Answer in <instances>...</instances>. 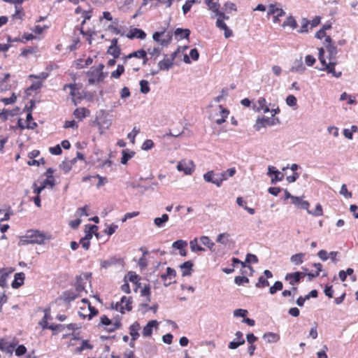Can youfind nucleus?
<instances>
[{
  "instance_id": "nucleus-44",
  "label": "nucleus",
  "mask_w": 358,
  "mask_h": 358,
  "mask_svg": "<svg viewBox=\"0 0 358 358\" xmlns=\"http://www.w3.org/2000/svg\"><path fill=\"white\" fill-rule=\"evenodd\" d=\"M187 245V243L183 240H178L173 243L172 247L177 250H181Z\"/></svg>"
},
{
  "instance_id": "nucleus-25",
  "label": "nucleus",
  "mask_w": 358,
  "mask_h": 358,
  "mask_svg": "<svg viewBox=\"0 0 358 358\" xmlns=\"http://www.w3.org/2000/svg\"><path fill=\"white\" fill-rule=\"evenodd\" d=\"M200 243L206 246L210 251H214L215 243L207 236H202L199 238Z\"/></svg>"
},
{
  "instance_id": "nucleus-61",
  "label": "nucleus",
  "mask_w": 358,
  "mask_h": 358,
  "mask_svg": "<svg viewBox=\"0 0 358 358\" xmlns=\"http://www.w3.org/2000/svg\"><path fill=\"white\" fill-rule=\"evenodd\" d=\"M310 24V22L306 19L303 18L301 22V28L299 31L300 33H305L308 31V26Z\"/></svg>"
},
{
  "instance_id": "nucleus-6",
  "label": "nucleus",
  "mask_w": 358,
  "mask_h": 358,
  "mask_svg": "<svg viewBox=\"0 0 358 358\" xmlns=\"http://www.w3.org/2000/svg\"><path fill=\"white\" fill-rule=\"evenodd\" d=\"M268 15H273V22L277 23L280 21L279 17L284 16L285 12L281 8L276 6V4H270L267 12Z\"/></svg>"
},
{
  "instance_id": "nucleus-55",
  "label": "nucleus",
  "mask_w": 358,
  "mask_h": 358,
  "mask_svg": "<svg viewBox=\"0 0 358 358\" xmlns=\"http://www.w3.org/2000/svg\"><path fill=\"white\" fill-rule=\"evenodd\" d=\"M234 282L238 285H241L243 283H247L249 282V279L245 276H236L234 278Z\"/></svg>"
},
{
  "instance_id": "nucleus-7",
  "label": "nucleus",
  "mask_w": 358,
  "mask_h": 358,
  "mask_svg": "<svg viewBox=\"0 0 358 358\" xmlns=\"http://www.w3.org/2000/svg\"><path fill=\"white\" fill-rule=\"evenodd\" d=\"M194 163L191 160H182L177 164V169L183 171L186 175H190L194 170Z\"/></svg>"
},
{
  "instance_id": "nucleus-46",
  "label": "nucleus",
  "mask_w": 358,
  "mask_h": 358,
  "mask_svg": "<svg viewBox=\"0 0 358 358\" xmlns=\"http://www.w3.org/2000/svg\"><path fill=\"white\" fill-rule=\"evenodd\" d=\"M269 285L268 281L264 277L260 276L255 286L258 288L266 287Z\"/></svg>"
},
{
  "instance_id": "nucleus-49",
  "label": "nucleus",
  "mask_w": 358,
  "mask_h": 358,
  "mask_svg": "<svg viewBox=\"0 0 358 358\" xmlns=\"http://www.w3.org/2000/svg\"><path fill=\"white\" fill-rule=\"evenodd\" d=\"M297 103L296 98L294 95H288L286 98V103L289 106H296Z\"/></svg>"
},
{
  "instance_id": "nucleus-26",
  "label": "nucleus",
  "mask_w": 358,
  "mask_h": 358,
  "mask_svg": "<svg viewBox=\"0 0 358 358\" xmlns=\"http://www.w3.org/2000/svg\"><path fill=\"white\" fill-rule=\"evenodd\" d=\"M306 69V67L303 66L301 57L299 59H296L294 62V65L291 68V71H296L300 73H302Z\"/></svg>"
},
{
  "instance_id": "nucleus-14",
  "label": "nucleus",
  "mask_w": 358,
  "mask_h": 358,
  "mask_svg": "<svg viewBox=\"0 0 358 358\" xmlns=\"http://www.w3.org/2000/svg\"><path fill=\"white\" fill-rule=\"evenodd\" d=\"M25 275L24 273H17L14 275V280L12 282L11 286L13 289H17L24 284Z\"/></svg>"
},
{
  "instance_id": "nucleus-16",
  "label": "nucleus",
  "mask_w": 358,
  "mask_h": 358,
  "mask_svg": "<svg viewBox=\"0 0 358 358\" xmlns=\"http://www.w3.org/2000/svg\"><path fill=\"white\" fill-rule=\"evenodd\" d=\"M173 62L166 55H164V58L159 61L158 63V68L162 71H169L173 65Z\"/></svg>"
},
{
  "instance_id": "nucleus-9",
  "label": "nucleus",
  "mask_w": 358,
  "mask_h": 358,
  "mask_svg": "<svg viewBox=\"0 0 358 358\" xmlns=\"http://www.w3.org/2000/svg\"><path fill=\"white\" fill-rule=\"evenodd\" d=\"M305 276V274L301 272H294L291 273H287L285 280L289 281V284L292 286L297 285L301 279Z\"/></svg>"
},
{
  "instance_id": "nucleus-18",
  "label": "nucleus",
  "mask_w": 358,
  "mask_h": 358,
  "mask_svg": "<svg viewBox=\"0 0 358 358\" xmlns=\"http://www.w3.org/2000/svg\"><path fill=\"white\" fill-rule=\"evenodd\" d=\"M79 295L74 289L67 290L63 292L62 299L66 302H71L75 300Z\"/></svg>"
},
{
  "instance_id": "nucleus-54",
  "label": "nucleus",
  "mask_w": 358,
  "mask_h": 358,
  "mask_svg": "<svg viewBox=\"0 0 358 358\" xmlns=\"http://www.w3.org/2000/svg\"><path fill=\"white\" fill-rule=\"evenodd\" d=\"M154 146V143L152 140L150 139H147L145 140L143 145H142V149L144 150H149L150 149H152Z\"/></svg>"
},
{
  "instance_id": "nucleus-19",
  "label": "nucleus",
  "mask_w": 358,
  "mask_h": 358,
  "mask_svg": "<svg viewBox=\"0 0 358 358\" xmlns=\"http://www.w3.org/2000/svg\"><path fill=\"white\" fill-rule=\"evenodd\" d=\"M193 264L191 261L185 262L180 266L182 270V275L187 276L190 275L192 271Z\"/></svg>"
},
{
  "instance_id": "nucleus-11",
  "label": "nucleus",
  "mask_w": 358,
  "mask_h": 358,
  "mask_svg": "<svg viewBox=\"0 0 358 358\" xmlns=\"http://www.w3.org/2000/svg\"><path fill=\"white\" fill-rule=\"evenodd\" d=\"M203 179L208 182L215 184L217 187L222 185V180L220 179L219 176H216V174L213 171H209L203 175Z\"/></svg>"
},
{
  "instance_id": "nucleus-4",
  "label": "nucleus",
  "mask_w": 358,
  "mask_h": 358,
  "mask_svg": "<svg viewBox=\"0 0 358 358\" xmlns=\"http://www.w3.org/2000/svg\"><path fill=\"white\" fill-rule=\"evenodd\" d=\"M324 44L328 52L329 62H336L338 50L337 48L332 43V40L330 36L326 37Z\"/></svg>"
},
{
  "instance_id": "nucleus-13",
  "label": "nucleus",
  "mask_w": 358,
  "mask_h": 358,
  "mask_svg": "<svg viewBox=\"0 0 358 358\" xmlns=\"http://www.w3.org/2000/svg\"><path fill=\"white\" fill-rule=\"evenodd\" d=\"M216 27L224 31V34L226 38H228L233 36V32L231 29H229L226 24V23L224 21L221 20V19H217Z\"/></svg>"
},
{
  "instance_id": "nucleus-50",
  "label": "nucleus",
  "mask_w": 358,
  "mask_h": 358,
  "mask_svg": "<svg viewBox=\"0 0 358 358\" xmlns=\"http://www.w3.org/2000/svg\"><path fill=\"white\" fill-rule=\"evenodd\" d=\"M140 132V129L136 128V127H134L133 130L128 134L127 138L130 139L131 142L132 143H134L135 142V137Z\"/></svg>"
},
{
  "instance_id": "nucleus-64",
  "label": "nucleus",
  "mask_w": 358,
  "mask_h": 358,
  "mask_svg": "<svg viewBox=\"0 0 358 358\" xmlns=\"http://www.w3.org/2000/svg\"><path fill=\"white\" fill-rule=\"evenodd\" d=\"M317 256L322 261H327L329 258L328 252L324 250H321L318 252Z\"/></svg>"
},
{
  "instance_id": "nucleus-57",
  "label": "nucleus",
  "mask_w": 358,
  "mask_h": 358,
  "mask_svg": "<svg viewBox=\"0 0 358 358\" xmlns=\"http://www.w3.org/2000/svg\"><path fill=\"white\" fill-rule=\"evenodd\" d=\"M55 184L54 178H47L45 180H43L41 185L44 186L45 189L47 186H49L50 188H52L55 186Z\"/></svg>"
},
{
  "instance_id": "nucleus-48",
  "label": "nucleus",
  "mask_w": 358,
  "mask_h": 358,
  "mask_svg": "<svg viewBox=\"0 0 358 358\" xmlns=\"http://www.w3.org/2000/svg\"><path fill=\"white\" fill-rule=\"evenodd\" d=\"M128 278V280L131 282H134L135 284H136L138 282V281L139 280V277L137 274H136L135 272H133V271H129L128 273H127V275L125 277V279Z\"/></svg>"
},
{
  "instance_id": "nucleus-34",
  "label": "nucleus",
  "mask_w": 358,
  "mask_h": 358,
  "mask_svg": "<svg viewBox=\"0 0 358 358\" xmlns=\"http://www.w3.org/2000/svg\"><path fill=\"white\" fill-rule=\"evenodd\" d=\"M282 26L283 27L289 26L294 29L297 27V23L295 19L292 15H290L287 18L286 21L283 22Z\"/></svg>"
},
{
  "instance_id": "nucleus-15",
  "label": "nucleus",
  "mask_w": 358,
  "mask_h": 358,
  "mask_svg": "<svg viewBox=\"0 0 358 358\" xmlns=\"http://www.w3.org/2000/svg\"><path fill=\"white\" fill-rule=\"evenodd\" d=\"M292 204L296 206L297 208L306 210L310 207V203L308 201H305L303 199V197L301 196H296L295 198H293V201L292 202Z\"/></svg>"
},
{
  "instance_id": "nucleus-17",
  "label": "nucleus",
  "mask_w": 358,
  "mask_h": 358,
  "mask_svg": "<svg viewBox=\"0 0 358 358\" xmlns=\"http://www.w3.org/2000/svg\"><path fill=\"white\" fill-rule=\"evenodd\" d=\"M158 325L157 320H151L144 327L143 330V335L145 337H148L152 335V329Z\"/></svg>"
},
{
  "instance_id": "nucleus-51",
  "label": "nucleus",
  "mask_w": 358,
  "mask_h": 358,
  "mask_svg": "<svg viewBox=\"0 0 358 358\" xmlns=\"http://www.w3.org/2000/svg\"><path fill=\"white\" fill-rule=\"evenodd\" d=\"M245 343V340L238 341H231L229 343L228 348L231 350H235L238 348L239 346L243 345Z\"/></svg>"
},
{
  "instance_id": "nucleus-58",
  "label": "nucleus",
  "mask_w": 358,
  "mask_h": 358,
  "mask_svg": "<svg viewBox=\"0 0 358 358\" xmlns=\"http://www.w3.org/2000/svg\"><path fill=\"white\" fill-rule=\"evenodd\" d=\"M224 9L227 13H230L231 10H236V6L235 3L227 1L224 3Z\"/></svg>"
},
{
  "instance_id": "nucleus-56",
  "label": "nucleus",
  "mask_w": 358,
  "mask_h": 358,
  "mask_svg": "<svg viewBox=\"0 0 358 358\" xmlns=\"http://www.w3.org/2000/svg\"><path fill=\"white\" fill-rule=\"evenodd\" d=\"M248 310H245V309H236L234 311V317H243V319L245 317V316L247 315L248 314Z\"/></svg>"
},
{
  "instance_id": "nucleus-8",
  "label": "nucleus",
  "mask_w": 358,
  "mask_h": 358,
  "mask_svg": "<svg viewBox=\"0 0 358 358\" xmlns=\"http://www.w3.org/2000/svg\"><path fill=\"white\" fill-rule=\"evenodd\" d=\"M267 175L271 177V183L273 185L282 181L284 178V174L273 166H268Z\"/></svg>"
},
{
  "instance_id": "nucleus-37",
  "label": "nucleus",
  "mask_w": 358,
  "mask_h": 358,
  "mask_svg": "<svg viewBox=\"0 0 358 358\" xmlns=\"http://www.w3.org/2000/svg\"><path fill=\"white\" fill-rule=\"evenodd\" d=\"M107 53L113 56L114 58H118L121 54L120 47H109Z\"/></svg>"
},
{
  "instance_id": "nucleus-12",
  "label": "nucleus",
  "mask_w": 358,
  "mask_h": 358,
  "mask_svg": "<svg viewBox=\"0 0 358 358\" xmlns=\"http://www.w3.org/2000/svg\"><path fill=\"white\" fill-rule=\"evenodd\" d=\"M126 36L129 39H133L134 38L144 39L146 37V34L142 29L134 28L130 30Z\"/></svg>"
},
{
  "instance_id": "nucleus-5",
  "label": "nucleus",
  "mask_w": 358,
  "mask_h": 358,
  "mask_svg": "<svg viewBox=\"0 0 358 358\" xmlns=\"http://www.w3.org/2000/svg\"><path fill=\"white\" fill-rule=\"evenodd\" d=\"M117 310H119L121 313H124V310L130 311L132 309L131 306V298L127 297L125 296L121 298L120 302H117L115 307H113Z\"/></svg>"
},
{
  "instance_id": "nucleus-39",
  "label": "nucleus",
  "mask_w": 358,
  "mask_h": 358,
  "mask_svg": "<svg viewBox=\"0 0 358 358\" xmlns=\"http://www.w3.org/2000/svg\"><path fill=\"white\" fill-rule=\"evenodd\" d=\"M139 85H140V91L141 93L146 94L150 92V89L149 87V83L147 80H141Z\"/></svg>"
},
{
  "instance_id": "nucleus-31",
  "label": "nucleus",
  "mask_w": 358,
  "mask_h": 358,
  "mask_svg": "<svg viewBox=\"0 0 358 358\" xmlns=\"http://www.w3.org/2000/svg\"><path fill=\"white\" fill-rule=\"evenodd\" d=\"M305 255L303 253H297L295 255H293L290 257V261L292 263H293L295 265H300L303 263V259Z\"/></svg>"
},
{
  "instance_id": "nucleus-43",
  "label": "nucleus",
  "mask_w": 358,
  "mask_h": 358,
  "mask_svg": "<svg viewBox=\"0 0 358 358\" xmlns=\"http://www.w3.org/2000/svg\"><path fill=\"white\" fill-rule=\"evenodd\" d=\"M121 322L120 319H116L114 322L110 325V327L106 329V331L108 332H113L116 329H120L121 327Z\"/></svg>"
},
{
  "instance_id": "nucleus-52",
  "label": "nucleus",
  "mask_w": 358,
  "mask_h": 358,
  "mask_svg": "<svg viewBox=\"0 0 358 358\" xmlns=\"http://www.w3.org/2000/svg\"><path fill=\"white\" fill-rule=\"evenodd\" d=\"M340 194L344 196L345 198H351L352 197V193L349 192L347 189V187L345 184L342 185L340 190Z\"/></svg>"
},
{
  "instance_id": "nucleus-21",
  "label": "nucleus",
  "mask_w": 358,
  "mask_h": 358,
  "mask_svg": "<svg viewBox=\"0 0 358 358\" xmlns=\"http://www.w3.org/2000/svg\"><path fill=\"white\" fill-rule=\"evenodd\" d=\"M216 242L224 245H229L232 243L230 239V234L228 233L220 234L216 238Z\"/></svg>"
},
{
  "instance_id": "nucleus-40",
  "label": "nucleus",
  "mask_w": 358,
  "mask_h": 358,
  "mask_svg": "<svg viewBox=\"0 0 358 358\" xmlns=\"http://www.w3.org/2000/svg\"><path fill=\"white\" fill-rule=\"evenodd\" d=\"M86 112H87L86 108H78L74 110L73 115L76 118L83 119L86 117Z\"/></svg>"
},
{
  "instance_id": "nucleus-33",
  "label": "nucleus",
  "mask_w": 358,
  "mask_h": 358,
  "mask_svg": "<svg viewBox=\"0 0 358 358\" xmlns=\"http://www.w3.org/2000/svg\"><path fill=\"white\" fill-rule=\"evenodd\" d=\"M0 287L4 288L8 286L7 285V278L9 275L8 273H6L3 271V269H0Z\"/></svg>"
},
{
  "instance_id": "nucleus-42",
  "label": "nucleus",
  "mask_w": 358,
  "mask_h": 358,
  "mask_svg": "<svg viewBox=\"0 0 358 358\" xmlns=\"http://www.w3.org/2000/svg\"><path fill=\"white\" fill-rule=\"evenodd\" d=\"M196 2V0H187L185 3L182 6V9L183 14H187L191 9L192 5Z\"/></svg>"
},
{
  "instance_id": "nucleus-22",
  "label": "nucleus",
  "mask_w": 358,
  "mask_h": 358,
  "mask_svg": "<svg viewBox=\"0 0 358 358\" xmlns=\"http://www.w3.org/2000/svg\"><path fill=\"white\" fill-rule=\"evenodd\" d=\"M190 30L188 29L177 28L174 31L175 37L178 39L188 38Z\"/></svg>"
},
{
  "instance_id": "nucleus-60",
  "label": "nucleus",
  "mask_w": 358,
  "mask_h": 358,
  "mask_svg": "<svg viewBox=\"0 0 358 358\" xmlns=\"http://www.w3.org/2000/svg\"><path fill=\"white\" fill-rule=\"evenodd\" d=\"M328 350V347L324 345L322 347V349L317 352V358H328V356L327 355V351Z\"/></svg>"
},
{
  "instance_id": "nucleus-27",
  "label": "nucleus",
  "mask_w": 358,
  "mask_h": 358,
  "mask_svg": "<svg viewBox=\"0 0 358 358\" xmlns=\"http://www.w3.org/2000/svg\"><path fill=\"white\" fill-rule=\"evenodd\" d=\"M263 338L267 342V343H276L279 338L280 336L277 334L273 333V332H268L264 334Z\"/></svg>"
},
{
  "instance_id": "nucleus-32",
  "label": "nucleus",
  "mask_w": 358,
  "mask_h": 358,
  "mask_svg": "<svg viewBox=\"0 0 358 358\" xmlns=\"http://www.w3.org/2000/svg\"><path fill=\"white\" fill-rule=\"evenodd\" d=\"M169 220V215L163 214L160 217H156L154 220V223L158 227H162Z\"/></svg>"
},
{
  "instance_id": "nucleus-23",
  "label": "nucleus",
  "mask_w": 358,
  "mask_h": 358,
  "mask_svg": "<svg viewBox=\"0 0 358 358\" xmlns=\"http://www.w3.org/2000/svg\"><path fill=\"white\" fill-rule=\"evenodd\" d=\"M140 329V324L138 322H134L129 327V334L131 336L132 341H136L138 336V330Z\"/></svg>"
},
{
  "instance_id": "nucleus-63",
  "label": "nucleus",
  "mask_w": 358,
  "mask_h": 358,
  "mask_svg": "<svg viewBox=\"0 0 358 358\" xmlns=\"http://www.w3.org/2000/svg\"><path fill=\"white\" fill-rule=\"evenodd\" d=\"M172 39V34L168 33L165 38L160 41V44L163 46L167 45Z\"/></svg>"
},
{
  "instance_id": "nucleus-38",
  "label": "nucleus",
  "mask_w": 358,
  "mask_h": 358,
  "mask_svg": "<svg viewBox=\"0 0 358 358\" xmlns=\"http://www.w3.org/2000/svg\"><path fill=\"white\" fill-rule=\"evenodd\" d=\"M145 52L144 50H139L135 52H133L130 53L129 55L125 57L124 59L127 60V59H130L131 57H138L141 58L143 57H145Z\"/></svg>"
},
{
  "instance_id": "nucleus-1",
  "label": "nucleus",
  "mask_w": 358,
  "mask_h": 358,
  "mask_svg": "<svg viewBox=\"0 0 358 358\" xmlns=\"http://www.w3.org/2000/svg\"><path fill=\"white\" fill-rule=\"evenodd\" d=\"M45 240L43 233L37 230H31L27 232L24 236L20 238V244L25 245L27 244H43Z\"/></svg>"
},
{
  "instance_id": "nucleus-62",
  "label": "nucleus",
  "mask_w": 358,
  "mask_h": 358,
  "mask_svg": "<svg viewBox=\"0 0 358 358\" xmlns=\"http://www.w3.org/2000/svg\"><path fill=\"white\" fill-rule=\"evenodd\" d=\"M27 352V348L23 345H20L15 350V355L22 356Z\"/></svg>"
},
{
  "instance_id": "nucleus-36",
  "label": "nucleus",
  "mask_w": 358,
  "mask_h": 358,
  "mask_svg": "<svg viewBox=\"0 0 358 358\" xmlns=\"http://www.w3.org/2000/svg\"><path fill=\"white\" fill-rule=\"evenodd\" d=\"M283 285L280 281H276L273 286L269 288V293L271 294H275L278 291L282 289Z\"/></svg>"
},
{
  "instance_id": "nucleus-45",
  "label": "nucleus",
  "mask_w": 358,
  "mask_h": 358,
  "mask_svg": "<svg viewBox=\"0 0 358 358\" xmlns=\"http://www.w3.org/2000/svg\"><path fill=\"white\" fill-rule=\"evenodd\" d=\"M93 346L90 344H89L88 341L87 340H83L82 342V344L80 347L77 348L76 349V352H81L85 349H92Z\"/></svg>"
},
{
  "instance_id": "nucleus-59",
  "label": "nucleus",
  "mask_w": 358,
  "mask_h": 358,
  "mask_svg": "<svg viewBox=\"0 0 358 358\" xmlns=\"http://www.w3.org/2000/svg\"><path fill=\"white\" fill-rule=\"evenodd\" d=\"M49 151L52 155H59L62 152V148L59 145H57L54 147H50Z\"/></svg>"
},
{
  "instance_id": "nucleus-53",
  "label": "nucleus",
  "mask_w": 358,
  "mask_h": 358,
  "mask_svg": "<svg viewBox=\"0 0 358 358\" xmlns=\"http://www.w3.org/2000/svg\"><path fill=\"white\" fill-rule=\"evenodd\" d=\"M50 308H45L44 310V313H45V315L42 320V321L40 322V324L43 327V326H47L48 325V320L50 318Z\"/></svg>"
},
{
  "instance_id": "nucleus-41",
  "label": "nucleus",
  "mask_w": 358,
  "mask_h": 358,
  "mask_svg": "<svg viewBox=\"0 0 358 358\" xmlns=\"http://www.w3.org/2000/svg\"><path fill=\"white\" fill-rule=\"evenodd\" d=\"M219 107L222 109V110H221L222 117H220V118H219V119H217L215 122L217 124H221L226 121V118L227 117V115L229 114V110L222 108V106H219Z\"/></svg>"
},
{
  "instance_id": "nucleus-2",
  "label": "nucleus",
  "mask_w": 358,
  "mask_h": 358,
  "mask_svg": "<svg viewBox=\"0 0 358 358\" xmlns=\"http://www.w3.org/2000/svg\"><path fill=\"white\" fill-rule=\"evenodd\" d=\"M104 65L100 64L96 68H91V69L87 72V75L89 76L88 82L90 85H93L96 82L102 81L105 76L103 73Z\"/></svg>"
},
{
  "instance_id": "nucleus-28",
  "label": "nucleus",
  "mask_w": 358,
  "mask_h": 358,
  "mask_svg": "<svg viewBox=\"0 0 358 358\" xmlns=\"http://www.w3.org/2000/svg\"><path fill=\"white\" fill-rule=\"evenodd\" d=\"M189 248L191 249V251L193 252H204L205 251V249L199 245L198 239L196 238L190 241Z\"/></svg>"
},
{
  "instance_id": "nucleus-29",
  "label": "nucleus",
  "mask_w": 358,
  "mask_h": 358,
  "mask_svg": "<svg viewBox=\"0 0 358 358\" xmlns=\"http://www.w3.org/2000/svg\"><path fill=\"white\" fill-rule=\"evenodd\" d=\"M336 64V62H329L328 66H327V71L328 73H331L333 76L336 78H339L341 76V71L336 72L335 71V66Z\"/></svg>"
},
{
  "instance_id": "nucleus-10",
  "label": "nucleus",
  "mask_w": 358,
  "mask_h": 358,
  "mask_svg": "<svg viewBox=\"0 0 358 358\" xmlns=\"http://www.w3.org/2000/svg\"><path fill=\"white\" fill-rule=\"evenodd\" d=\"M91 277L90 273H85L79 276L76 277V289H74L76 291V293L79 295L80 293L85 290V287L83 283V280H88L89 278Z\"/></svg>"
},
{
  "instance_id": "nucleus-3",
  "label": "nucleus",
  "mask_w": 358,
  "mask_h": 358,
  "mask_svg": "<svg viewBox=\"0 0 358 358\" xmlns=\"http://www.w3.org/2000/svg\"><path fill=\"white\" fill-rule=\"evenodd\" d=\"M278 123H280L278 118H273L272 117H262L260 118H257L256 123L255 124V127L257 131H259L262 127L275 125Z\"/></svg>"
},
{
  "instance_id": "nucleus-30",
  "label": "nucleus",
  "mask_w": 358,
  "mask_h": 358,
  "mask_svg": "<svg viewBox=\"0 0 358 358\" xmlns=\"http://www.w3.org/2000/svg\"><path fill=\"white\" fill-rule=\"evenodd\" d=\"M176 275V271L171 267H168L166 268V273L161 275V278L164 280H166L167 279L171 280L172 278H175Z\"/></svg>"
},
{
  "instance_id": "nucleus-24",
  "label": "nucleus",
  "mask_w": 358,
  "mask_h": 358,
  "mask_svg": "<svg viewBox=\"0 0 358 358\" xmlns=\"http://www.w3.org/2000/svg\"><path fill=\"white\" fill-rule=\"evenodd\" d=\"M122 155L121 163L126 164L127 162L134 156L135 152L129 149H124L122 151Z\"/></svg>"
},
{
  "instance_id": "nucleus-20",
  "label": "nucleus",
  "mask_w": 358,
  "mask_h": 358,
  "mask_svg": "<svg viewBox=\"0 0 358 358\" xmlns=\"http://www.w3.org/2000/svg\"><path fill=\"white\" fill-rule=\"evenodd\" d=\"M236 172V170L234 167L230 168L225 171H223L220 173H217L216 176H219L220 179L222 180V182L224 180H227L228 178L233 177Z\"/></svg>"
},
{
  "instance_id": "nucleus-35",
  "label": "nucleus",
  "mask_w": 358,
  "mask_h": 358,
  "mask_svg": "<svg viewBox=\"0 0 358 358\" xmlns=\"http://www.w3.org/2000/svg\"><path fill=\"white\" fill-rule=\"evenodd\" d=\"M307 213L310 215L314 216H322L323 215V210L321 204L317 203L315 206V209L314 210H310L309 208L307 210Z\"/></svg>"
},
{
  "instance_id": "nucleus-47",
  "label": "nucleus",
  "mask_w": 358,
  "mask_h": 358,
  "mask_svg": "<svg viewBox=\"0 0 358 358\" xmlns=\"http://www.w3.org/2000/svg\"><path fill=\"white\" fill-rule=\"evenodd\" d=\"M124 71V68L122 65L118 64L117 69L112 72L111 77L118 78Z\"/></svg>"
}]
</instances>
